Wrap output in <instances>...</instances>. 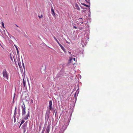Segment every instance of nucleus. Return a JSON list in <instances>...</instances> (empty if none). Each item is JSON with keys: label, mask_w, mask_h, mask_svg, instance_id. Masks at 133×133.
<instances>
[{"label": "nucleus", "mask_w": 133, "mask_h": 133, "mask_svg": "<svg viewBox=\"0 0 133 133\" xmlns=\"http://www.w3.org/2000/svg\"><path fill=\"white\" fill-rule=\"evenodd\" d=\"M23 105H22L21 106L22 110V115L24 117L23 119L25 120H27L28 119V117H29V111H28L26 112L25 111V107L24 104L23 103Z\"/></svg>", "instance_id": "nucleus-1"}, {"label": "nucleus", "mask_w": 133, "mask_h": 133, "mask_svg": "<svg viewBox=\"0 0 133 133\" xmlns=\"http://www.w3.org/2000/svg\"><path fill=\"white\" fill-rule=\"evenodd\" d=\"M2 74L4 78L6 80H8L9 74L5 69H4L3 70Z\"/></svg>", "instance_id": "nucleus-2"}, {"label": "nucleus", "mask_w": 133, "mask_h": 133, "mask_svg": "<svg viewBox=\"0 0 133 133\" xmlns=\"http://www.w3.org/2000/svg\"><path fill=\"white\" fill-rule=\"evenodd\" d=\"M27 122H26L23 125L22 128L24 133L25 132L26 130L27 129Z\"/></svg>", "instance_id": "nucleus-3"}, {"label": "nucleus", "mask_w": 133, "mask_h": 133, "mask_svg": "<svg viewBox=\"0 0 133 133\" xmlns=\"http://www.w3.org/2000/svg\"><path fill=\"white\" fill-rule=\"evenodd\" d=\"M52 102L51 100L50 101H49V109L50 110H51V111H52Z\"/></svg>", "instance_id": "nucleus-4"}, {"label": "nucleus", "mask_w": 133, "mask_h": 133, "mask_svg": "<svg viewBox=\"0 0 133 133\" xmlns=\"http://www.w3.org/2000/svg\"><path fill=\"white\" fill-rule=\"evenodd\" d=\"M51 11L52 15L54 17H55V13L53 8L52 7L51 8Z\"/></svg>", "instance_id": "nucleus-5"}, {"label": "nucleus", "mask_w": 133, "mask_h": 133, "mask_svg": "<svg viewBox=\"0 0 133 133\" xmlns=\"http://www.w3.org/2000/svg\"><path fill=\"white\" fill-rule=\"evenodd\" d=\"M50 113V110H47L46 113V115L48 117V118H49V115Z\"/></svg>", "instance_id": "nucleus-6"}, {"label": "nucleus", "mask_w": 133, "mask_h": 133, "mask_svg": "<svg viewBox=\"0 0 133 133\" xmlns=\"http://www.w3.org/2000/svg\"><path fill=\"white\" fill-rule=\"evenodd\" d=\"M50 130V128L49 127H47L46 128L45 131L46 133H49Z\"/></svg>", "instance_id": "nucleus-7"}, {"label": "nucleus", "mask_w": 133, "mask_h": 133, "mask_svg": "<svg viewBox=\"0 0 133 133\" xmlns=\"http://www.w3.org/2000/svg\"><path fill=\"white\" fill-rule=\"evenodd\" d=\"M75 6L76 7V9H77L78 10H79V7L78 5L77 4L75 3Z\"/></svg>", "instance_id": "nucleus-8"}, {"label": "nucleus", "mask_w": 133, "mask_h": 133, "mask_svg": "<svg viewBox=\"0 0 133 133\" xmlns=\"http://www.w3.org/2000/svg\"><path fill=\"white\" fill-rule=\"evenodd\" d=\"M15 47L16 48L17 51V55H19V52L18 50V49L17 46L16 45H15Z\"/></svg>", "instance_id": "nucleus-9"}, {"label": "nucleus", "mask_w": 133, "mask_h": 133, "mask_svg": "<svg viewBox=\"0 0 133 133\" xmlns=\"http://www.w3.org/2000/svg\"><path fill=\"white\" fill-rule=\"evenodd\" d=\"M23 86L24 87L26 86V83L24 81V79H23Z\"/></svg>", "instance_id": "nucleus-10"}, {"label": "nucleus", "mask_w": 133, "mask_h": 133, "mask_svg": "<svg viewBox=\"0 0 133 133\" xmlns=\"http://www.w3.org/2000/svg\"><path fill=\"white\" fill-rule=\"evenodd\" d=\"M25 122V121L24 120H22L21 122V123L20 124V125L19 127L21 126V125Z\"/></svg>", "instance_id": "nucleus-11"}, {"label": "nucleus", "mask_w": 133, "mask_h": 133, "mask_svg": "<svg viewBox=\"0 0 133 133\" xmlns=\"http://www.w3.org/2000/svg\"><path fill=\"white\" fill-rule=\"evenodd\" d=\"M15 114H14V122H16V118H15Z\"/></svg>", "instance_id": "nucleus-12"}, {"label": "nucleus", "mask_w": 133, "mask_h": 133, "mask_svg": "<svg viewBox=\"0 0 133 133\" xmlns=\"http://www.w3.org/2000/svg\"><path fill=\"white\" fill-rule=\"evenodd\" d=\"M53 37L54 39L56 41L57 43L59 42L56 38L54 36H53Z\"/></svg>", "instance_id": "nucleus-13"}, {"label": "nucleus", "mask_w": 133, "mask_h": 133, "mask_svg": "<svg viewBox=\"0 0 133 133\" xmlns=\"http://www.w3.org/2000/svg\"><path fill=\"white\" fill-rule=\"evenodd\" d=\"M2 26L4 28H5L4 25V23L3 22H2Z\"/></svg>", "instance_id": "nucleus-14"}, {"label": "nucleus", "mask_w": 133, "mask_h": 133, "mask_svg": "<svg viewBox=\"0 0 133 133\" xmlns=\"http://www.w3.org/2000/svg\"><path fill=\"white\" fill-rule=\"evenodd\" d=\"M38 17L40 18H42L43 17V16L42 15L41 16H38Z\"/></svg>", "instance_id": "nucleus-15"}, {"label": "nucleus", "mask_w": 133, "mask_h": 133, "mask_svg": "<svg viewBox=\"0 0 133 133\" xmlns=\"http://www.w3.org/2000/svg\"><path fill=\"white\" fill-rule=\"evenodd\" d=\"M72 59V57H70L69 61H71Z\"/></svg>", "instance_id": "nucleus-16"}, {"label": "nucleus", "mask_w": 133, "mask_h": 133, "mask_svg": "<svg viewBox=\"0 0 133 133\" xmlns=\"http://www.w3.org/2000/svg\"><path fill=\"white\" fill-rule=\"evenodd\" d=\"M61 47L63 46L60 44L59 43V42H58V43H57Z\"/></svg>", "instance_id": "nucleus-17"}, {"label": "nucleus", "mask_w": 133, "mask_h": 133, "mask_svg": "<svg viewBox=\"0 0 133 133\" xmlns=\"http://www.w3.org/2000/svg\"><path fill=\"white\" fill-rule=\"evenodd\" d=\"M61 47L63 46L60 44L59 43V42H58V43H57Z\"/></svg>", "instance_id": "nucleus-18"}, {"label": "nucleus", "mask_w": 133, "mask_h": 133, "mask_svg": "<svg viewBox=\"0 0 133 133\" xmlns=\"http://www.w3.org/2000/svg\"><path fill=\"white\" fill-rule=\"evenodd\" d=\"M61 49L64 51V52H65V51L64 50V47L63 46L61 47Z\"/></svg>", "instance_id": "nucleus-19"}, {"label": "nucleus", "mask_w": 133, "mask_h": 133, "mask_svg": "<svg viewBox=\"0 0 133 133\" xmlns=\"http://www.w3.org/2000/svg\"><path fill=\"white\" fill-rule=\"evenodd\" d=\"M84 6H85L88 7H89V5H87V4H85Z\"/></svg>", "instance_id": "nucleus-20"}, {"label": "nucleus", "mask_w": 133, "mask_h": 133, "mask_svg": "<svg viewBox=\"0 0 133 133\" xmlns=\"http://www.w3.org/2000/svg\"><path fill=\"white\" fill-rule=\"evenodd\" d=\"M74 97L75 99H76V98H77V96H76V93H75V95H74Z\"/></svg>", "instance_id": "nucleus-21"}, {"label": "nucleus", "mask_w": 133, "mask_h": 133, "mask_svg": "<svg viewBox=\"0 0 133 133\" xmlns=\"http://www.w3.org/2000/svg\"><path fill=\"white\" fill-rule=\"evenodd\" d=\"M88 3L89 1V0H85Z\"/></svg>", "instance_id": "nucleus-22"}, {"label": "nucleus", "mask_w": 133, "mask_h": 133, "mask_svg": "<svg viewBox=\"0 0 133 133\" xmlns=\"http://www.w3.org/2000/svg\"><path fill=\"white\" fill-rule=\"evenodd\" d=\"M10 58H11V61H13V59H12V58L11 56H10Z\"/></svg>", "instance_id": "nucleus-23"}, {"label": "nucleus", "mask_w": 133, "mask_h": 133, "mask_svg": "<svg viewBox=\"0 0 133 133\" xmlns=\"http://www.w3.org/2000/svg\"><path fill=\"white\" fill-rule=\"evenodd\" d=\"M73 28H74L75 29H77V28L76 26H73Z\"/></svg>", "instance_id": "nucleus-24"}, {"label": "nucleus", "mask_w": 133, "mask_h": 133, "mask_svg": "<svg viewBox=\"0 0 133 133\" xmlns=\"http://www.w3.org/2000/svg\"><path fill=\"white\" fill-rule=\"evenodd\" d=\"M81 4L82 5H84V6L85 5V4L84 3H81Z\"/></svg>", "instance_id": "nucleus-25"}, {"label": "nucleus", "mask_w": 133, "mask_h": 133, "mask_svg": "<svg viewBox=\"0 0 133 133\" xmlns=\"http://www.w3.org/2000/svg\"><path fill=\"white\" fill-rule=\"evenodd\" d=\"M73 59H74V61H75L76 59H75V58H74Z\"/></svg>", "instance_id": "nucleus-26"}, {"label": "nucleus", "mask_w": 133, "mask_h": 133, "mask_svg": "<svg viewBox=\"0 0 133 133\" xmlns=\"http://www.w3.org/2000/svg\"><path fill=\"white\" fill-rule=\"evenodd\" d=\"M23 67H24V64L23 63Z\"/></svg>", "instance_id": "nucleus-27"}, {"label": "nucleus", "mask_w": 133, "mask_h": 133, "mask_svg": "<svg viewBox=\"0 0 133 133\" xmlns=\"http://www.w3.org/2000/svg\"><path fill=\"white\" fill-rule=\"evenodd\" d=\"M69 54H71V52H69Z\"/></svg>", "instance_id": "nucleus-28"}, {"label": "nucleus", "mask_w": 133, "mask_h": 133, "mask_svg": "<svg viewBox=\"0 0 133 133\" xmlns=\"http://www.w3.org/2000/svg\"><path fill=\"white\" fill-rule=\"evenodd\" d=\"M79 29L80 30H81L82 29V28H79Z\"/></svg>", "instance_id": "nucleus-29"}, {"label": "nucleus", "mask_w": 133, "mask_h": 133, "mask_svg": "<svg viewBox=\"0 0 133 133\" xmlns=\"http://www.w3.org/2000/svg\"><path fill=\"white\" fill-rule=\"evenodd\" d=\"M18 65H19V67H20V66L19 64V63H18Z\"/></svg>", "instance_id": "nucleus-30"}, {"label": "nucleus", "mask_w": 133, "mask_h": 133, "mask_svg": "<svg viewBox=\"0 0 133 133\" xmlns=\"http://www.w3.org/2000/svg\"><path fill=\"white\" fill-rule=\"evenodd\" d=\"M16 25V26L17 27H19L18 26H17V25Z\"/></svg>", "instance_id": "nucleus-31"}, {"label": "nucleus", "mask_w": 133, "mask_h": 133, "mask_svg": "<svg viewBox=\"0 0 133 133\" xmlns=\"http://www.w3.org/2000/svg\"><path fill=\"white\" fill-rule=\"evenodd\" d=\"M43 132H44V130H43Z\"/></svg>", "instance_id": "nucleus-32"}]
</instances>
